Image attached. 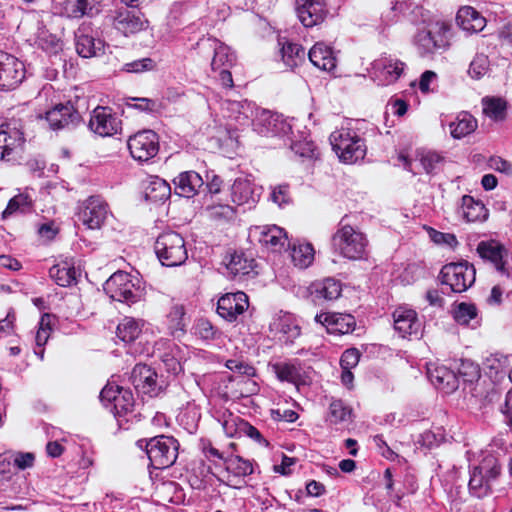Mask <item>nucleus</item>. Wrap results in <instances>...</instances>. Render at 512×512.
Here are the masks:
<instances>
[{"label":"nucleus","mask_w":512,"mask_h":512,"mask_svg":"<svg viewBox=\"0 0 512 512\" xmlns=\"http://www.w3.org/2000/svg\"><path fill=\"white\" fill-rule=\"evenodd\" d=\"M330 143L339 160L345 164H353L364 159L367 147L354 130L341 127L330 135Z\"/></svg>","instance_id":"f257e3e1"},{"label":"nucleus","mask_w":512,"mask_h":512,"mask_svg":"<svg viewBox=\"0 0 512 512\" xmlns=\"http://www.w3.org/2000/svg\"><path fill=\"white\" fill-rule=\"evenodd\" d=\"M154 249L161 264L167 267L180 266L188 258L183 237L174 231L160 234L155 241Z\"/></svg>","instance_id":"f03ea898"},{"label":"nucleus","mask_w":512,"mask_h":512,"mask_svg":"<svg viewBox=\"0 0 512 512\" xmlns=\"http://www.w3.org/2000/svg\"><path fill=\"white\" fill-rule=\"evenodd\" d=\"M449 25L444 21H430L420 27L414 37L415 45L423 57H430L448 45L446 33Z\"/></svg>","instance_id":"7ed1b4c3"},{"label":"nucleus","mask_w":512,"mask_h":512,"mask_svg":"<svg viewBox=\"0 0 512 512\" xmlns=\"http://www.w3.org/2000/svg\"><path fill=\"white\" fill-rule=\"evenodd\" d=\"M333 247L343 257L357 260L361 259L367 246L364 234L350 225H341L332 238Z\"/></svg>","instance_id":"20e7f679"},{"label":"nucleus","mask_w":512,"mask_h":512,"mask_svg":"<svg viewBox=\"0 0 512 512\" xmlns=\"http://www.w3.org/2000/svg\"><path fill=\"white\" fill-rule=\"evenodd\" d=\"M146 453L151 465L156 469L170 467L178 456V442L173 437L157 436L146 443Z\"/></svg>","instance_id":"39448f33"},{"label":"nucleus","mask_w":512,"mask_h":512,"mask_svg":"<svg viewBox=\"0 0 512 512\" xmlns=\"http://www.w3.org/2000/svg\"><path fill=\"white\" fill-rule=\"evenodd\" d=\"M500 470V465L495 458H485L471 472L468 484L470 493L478 498L487 496L491 492V482L500 475Z\"/></svg>","instance_id":"423d86ee"},{"label":"nucleus","mask_w":512,"mask_h":512,"mask_svg":"<svg viewBox=\"0 0 512 512\" xmlns=\"http://www.w3.org/2000/svg\"><path fill=\"white\" fill-rule=\"evenodd\" d=\"M104 290L113 300L119 302L135 303L142 296V289L133 277L122 271L114 273L105 283Z\"/></svg>","instance_id":"0eeeda50"},{"label":"nucleus","mask_w":512,"mask_h":512,"mask_svg":"<svg viewBox=\"0 0 512 512\" xmlns=\"http://www.w3.org/2000/svg\"><path fill=\"white\" fill-rule=\"evenodd\" d=\"M442 283L453 292L466 291L475 281V269L468 262L449 263L441 270Z\"/></svg>","instance_id":"6e6552de"},{"label":"nucleus","mask_w":512,"mask_h":512,"mask_svg":"<svg viewBox=\"0 0 512 512\" xmlns=\"http://www.w3.org/2000/svg\"><path fill=\"white\" fill-rule=\"evenodd\" d=\"M253 129L262 136H286L292 134V124L281 115L268 110H257L252 122Z\"/></svg>","instance_id":"1a4fd4ad"},{"label":"nucleus","mask_w":512,"mask_h":512,"mask_svg":"<svg viewBox=\"0 0 512 512\" xmlns=\"http://www.w3.org/2000/svg\"><path fill=\"white\" fill-rule=\"evenodd\" d=\"M107 215L108 205L98 197H90L79 206L77 220L89 229H99Z\"/></svg>","instance_id":"9d476101"},{"label":"nucleus","mask_w":512,"mask_h":512,"mask_svg":"<svg viewBox=\"0 0 512 512\" xmlns=\"http://www.w3.org/2000/svg\"><path fill=\"white\" fill-rule=\"evenodd\" d=\"M130 380L138 393L150 397L157 396L164 385V381L158 379L157 373L145 364H137L133 368Z\"/></svg>","instance_id":"9b49d317"},{"label":"nucleus","mask_w":512,"mask_h":512,"mask_svg":"<svg viewBox=\"0 0 512 512\" xmlns=\"http://www.w3.org/2000/svg\"><path fill=\"white\" fill-rule=\"evenodd\" d=\"M226 366L231 371L238 372L241 375L234 379L237 388L232 392L233 397H248L258 392V384L250 378L255 375L254 367L237 359L228 360Z\"/></svg>","instance_id":"f8f14e48"},{"label":"nucleus","mask_w":512,"mask_h":512,"mask_svg":"<svg viewBox=\"0 0 512 512\" xmlns=\"http://www.w3.org/2000/svg\"><path fill=\"white\" fill-rule=\"evenodd\" d=\"M128 148L134 159L147 161L158 152V137L156 133L151 130L138 132L129 138Z\"/></svg>","instance_id":"ddd939ff"},{"label":"nucleus","mask_w":512,"mask_h":512,"mask_svg":"<svg viewBox=\"0 0 512 512\" xmlns=\"http://www.w3.org/2000/svg\"><path fill=\"white\" fill-rule=\"evenodd\" d=\"M121 121L108 107L98 106L91 115L89 128L100 136H111L118 132Z\"/></svg>","instance_id":"4468645a"},{"label":"nucleus","mask_w":512,"mask_h":512,"mask_svg":"<svg viewBox=\"0 0 512 512\" xmlns=\"http://www.w3.org/2000/svg\"><path fill=\"white\" fill-rule=\"evenodd\" d=\"M249 307L248 296L241 291L223 295L217 303V312L225 320L236 321Z\"/></svg>","instance_id":"2eb2a0df"},{"label":"nucleus","mask_w":512,"mask_h":512,"mask_svg":"<svg viewBox=\"0 0 512 512\" xmlns=\"http://www.w3.org/2000/svg\"><path fill=\"white\" fill-rule=\"evenodd\" d=\"M23 78V64L14 56L0 52V88L13 89Z\"/></svg>","instance_id":"dca6fc26"},{"label":"nucleus","mask_w":512,"mask_h":512,"mask_svg":"<svg viewBox=\"0 0 512 512\" xmlns=\"http://www.w3.org/2000/svg\"><path fill=\"white\" fill-rule=\"evenodd\" d=\"M399 161L402 162L404 168L413 174L420 173V167L426 172H432L438 164L441 163L442 157L429 150H418L416 152L415 160L410 159L406 154L401 152L398 156Z\"/></svg>","instance_id":"f3484780"},{"label":"nucleus","mask_w":512,"mask_h":512,"mask_svg":"<svg viewBox=\"0 0 512 512\" xmlns=\"http://www.w3.org/2000/svg\"><path fill=\"white\" fill-rule=\"evenodd\" d=\"M46 120L51 129L58 130L75 126L81 120L80 113L71 103L59 104L46 112Z\"/></svg>","instance_id":"a211bd4d"},{"label":"nucleus","mask_w":512,"mask_h":512,"mask_svg":"<svg viewBox=\"0 0 512 512\" xmlns=\"http://www.w3.org/2000/svg\"><path fill=\"white\" fill-rule=\"evenodd\" d=\"M24 143L23 134L9 125L0 128V160H12L22 150Z\"/></svg>","instance_id":"6ab92c4d"},{"label":"nucleus","mask_w":512,"mask_h":512,"mask_svg":"<svg viewBox=\"0 0 512 512\" xmlns=\"http://www.w3.org/2000/svg\"><path fill=\"white\" fill-rule=\"evenodd\" d=\"M296 13L305 27H313L326 15L324 0H295Z\"/></svg>","instance_id":"aec40b11"},{"label":"nucleus","mask_w":512,"mask_h":512,"mask_svg":"<svg viewBox=\"0 0 512 512\" xmlns=\"http://www.w3.org/2000/svg\"><path fill=\"white\" fill-rule=\"evenodd\" d=\"M427 375L431 383L445 393H451L459 386L457 375L444 365L429 363L427 365Z\"/></svg>","instance_id":"412c9836"},{"label":"nucleus","mask_w":512,"mask_h":512,"mask_svg":"<svg viewBox=\"0 0 512 512\" xmlns=\"http://www.w3.org/2000/svg\"><path fill=\"white\" fill-rule=\"evenodd\" d=\"M76 51L83 58L95 57L103 53L104 43L95 39L88 26L82 25L75 33Z\"/></svg>","instance_id":"4be33fe9"},{"label":"nucleus","mask_w":512,"mask_h":512,"mask_svg":"<svg viewBox=\"0 0 512 512\" xmlns=\"http://www.w3.org/2000/svg\"><path fill=\"white\" fill-rule=\"evenodd\" d=\"M251 234L258 238V241L273 251H280L287 242V233L276 225L256 226Z\"/></svg>","instance_id":"5701e85b"},{"label":"nucleus","mask_w":512,"mask_h":512,"mask_svg":"<svg viewBox=\"0 0 512 512\" xmlns=\"http://www.w3.org/2000/svg\"><path fill=\"white\" fill-rule=\"evenodd\" d=\"M315 321L326 327L328 333L347 334L355 327V319L350 314L321 313L316 315Z\"/></svg>","instance_id":"b1692460"},{"label":"nucleus","mask_w":512,"mask_h":512,"mask_svg":"<svg viewBox=\"0 0 512 512\" xmlns=\"http://www.w3.org/2000/svg\"><path fill=\"white\" fill-rule=\"evenodd\" d=\"M458 375L463 379L465 383L464 390L469 388V392L476 398H482V388L484 381L480 380V370L476 363L471 360H461L460 366L458 367Z\"/></svg>","instance_id":"393cba45"},{"label":"nucleus","mask_w":512,"mask_h":512,"mask_svg":"<svg viewBox=\"0 0 512 512\" xmlns=\"http://www.w3.org/2000/svg\"><path fill=\"white\" fill-rule=\"evenodd\" d=\"M145 24L146 20L143 18V15L136 10H120L114 18L115 28L125 35L141 31Z\"/></svg>","instance_id":"a878e982"},{"label":"nucleus","mask_w":512,"mask_h":512,"mask_svg":"<svg viewBox=\"0 0 512 512\" xmlns=\"http://www.w3.org/2000/svg\"><path fill=\"white\" fill-rule=\"evenodd\" d=\"M394 328L402 337L417 334L421 328V323L417 318V313L406 307H399L393 313Z\"/></svg>","instance_id":"bb28decb"},{"label":"nucleus","mask_w":512,"mask_h":512,"mask_svg":"<svg viewBox=\"0 0 512 512\" xmlns=\"http://www.w3.org/2000/svg\"><path fill=\"white\" fill-rule=\"evenodd\" d=\"M175 192L183 197L191 198L195 196L198 190L203 186L202 177L195 171H186L180 173L174 180Z\"/></svg>","instance_id":"cd10ccee"},{"label":"nucleus","mask_w":512,"mask_h":512,"mask_svg":"<svg viewBox=\"0 0 512 512\" xmlns=\"http://www.w3.org/2000/svg\"><path fill=\"white\" fill-rule=\"evenodd\" d=\"M457 24L465 31L480 32L486 26L485 18L473 7H461L456 16Z\"/></svg>","instance_id":"c85d7f7f"},{"label":"nucleus","mask_w":512,"mask_h":512,"mask_svg":"<svg viewBox=\"0 0 512 512\" xmlns=\"http://www.w3.org/2000/svg\"><path fill=\"white\" fill-rule=\"evenodd\" d=\"M310 62L323 71H332L336 67V58L330 47L324 43H316L309 51Z\"/></svg>","instance_id":"c756f323"},{"label":"nucleus","mask_w":512,"mask_h":512,"mask_svg":"<svg viewBox=\"0 0 512 512\" xmlns=\"http://www.w3.org/2000/svg\"><path fill=\"white\" fill-rule=\"evenodd\" d=\"M477 251L482 258L494 263L498 271L502 273L506 271L503 262L506 251L500 243L496 241L481 242L478 245Z\"/></svg>","instance_id":"7c9ffc66"},{"label":"nucleus","mask_w":512,"mask_h":512,"mask_svg":"<svg viewBox=\"0 0 512 512\" xmlns=\"http://www.w3.org/2000/svg\"><path fill=\"white\" fill-rule=\"evenodd\" d=\"M232 201L237 205L254 204L257 199L254 185L248 179L238 178L231 188Z\"/></svg>","instance_id":"2f4dec72"},{"label":"nucleus","mask_w":512,"mask_h":512,"mask_svg":"<svg viewBox=\"0 0 512 512\" xmlns=\"http://www.w3.org/2000/svg\"><path fill=\"white\" fill-rule=\"evenodd\" d=\"M375 68L379 70L378 78L387 85L395 82L404 70V63L398 60H380L375 64Z\"/></svg>","instance_id":"473e14b6"},{"label":"nucleus","mask_w":512,"mask_h":512,"mask_svg":"<svg viewBox=\"0 0 512 512\" xmlns=\"http://www.w3.org/2000/svg\"><path fill=\"white\" fill-rule=\"evenodd\" d=\"M227 109L230 111L229 117L238 122L241 126L249 124L250 119H254L258 109L248 101L228 102Z\"/></svg>","instance_id":"72a5a7b5"},{"label":"nucleus","mask_w":512,"mask_h":512,"mask_svg":"<svg viewBox=\"0 0 512 512\" xmlns=\"http://www.w3.org/2000/svg\"><path fill=\"white\" fill-rule=\"evenodd\" d=\"M458 213L468 222H474L485 218L486 209L484 205L474 200L473 197L465 195L462 197Z\"/></svg>","instance_id":"f704fd0d"},{"label":"nucleus","mask_w":512,"mask_h":512,"mask_svg":"<svg viewBox=\"0 0 512 512\" xmlns=\"http://www.w3.org/2000/svg\"><path fill=\"white\" fill-rule=\"evenodd\" d=\"M144 321L125 317L117 326V336L126 343L135 341L142 333Z\"/></svg>","instance_id":"c9c22d12"},{"label":"nucleus","mask_w":512,"mask_h":512,"mask_svg":"<svg viewBox=\"0 0 512 512\" xmlns=\"http://www.w3.org/2000/svg\"><path fill=\"white\" fill-rule=\"evenodd\" d=\"M99 10L91 5L88 0H65L61 13L70 18H81L85 15L94 16Z\"/></svg>","instance_id":"e433bc0d"},{"label":"nucleus","mask_w":512,"mask_h":512,"mask_svg":"<svg viewBox=\"0 0 512 512\" xmlns=\"http://www.w3.org/2000/svg\"><path fill=\"white\" fill-rule=\"evenodd\" d=\"M477 120L469 113H460L455 121L450 123V133L454 138H462L474 132Z\"/></svg>","instance_id":"4c0bfd02"},{"label":"nucleus","mask_w":512,"mask_h":512,"mask_svg":"<svg viewBox=\"0 0 512 512\" xmlns=\"http://www.w3.org/2000/svg\"><path fill=\"white\" fill-rule=\"evenodd\" d=\"M212 47L214 50V55L211 61L212 70L218 71L224 68L229 69L235 59L230 48L217 40H213Z\"/></svg>","instance_id":"58836bf2"},{"label":"nucleus","mask_w":512,"mask_h":512,"mask_svg":"<svg viewBox=\"0 0 512 512\" xmlns=\"http://www.w3.org/2000/svg\"><path fill=\"white\" fill-rule=\"evenodd\" d=\"M483 113L495 120L505 119L507 113V103L500 97H485L482 99Z\"/></svg>","instance_id":"ea45409f"},{"label":"nucleus","mask_w":512,"mask_h":512,"mask_svg":"<svg viewBox=\"0 0 512 512\" xmlns=\"http://www.w3.org/2000/svg\"><path fill=\"white\" fill-rule=\"evenodd\" d=\"M211 203L207 205L206 212L211 219L216 221H232L236 217L234 207L218 202L212 197Z\"/></svg>","instance_id":"a19ab883"},{"label":"nucleus","mask_w":512,"mask_h":512,"mask_svg":"<svg viewBox=\"0 0 512 512\" xmlns=\"http://www.w3.org/2000/svg\"><path fill=\"white\" fill-rule=\"evenodd\" d=\"M226 266L233 276L247 275L254 268V260L248 259L243 253H234Z\"/></svg>","instance_id":"79ce46f5"},{"label":"nucleus","mask_w":512,"mask_h":512,"mask_svg":"<svg viewBox=\"0 0 512 512\" xmlns=\"http://www.w3.org/2000/svg\"><path fill=\"white\" fill-rule=\"evenodd\" d=\"M304 48L295 43H287L282 48V58L284 63L290 67L295 68L305 61Z\"/></svg>","instance_id":"37998d69"},{"label":"nucleus","mask_w":512,"mask_h":512,"mask_svg":"<svg viewBox=\"0 0 512 512\" xmlns=\"http://www.w3.org/2000/svg\"><path fill=\"white\" fill-rule=\"evenodd\" d=\"M291 259L299 268L308 267L314 259V249L311 244L293 245Z\"/></svg>","instance_id":"c03bdc74"},{"label":"nucleus","mask_w":512,"mask_h":512,"mask_svg":"<svg viewBox=\"0 0 512 512\" xmlns=\"http://www.w3.org/2000/svg\"><path fill=\"white\" fill-rule=\"evenodd\" d=\"M169 184L158 177L153 178L146 188V197L152 201H162L170 196Z\"/></svg>","instance_id":"a18cd8bd"},{"label":"nucleus","mask_w":512,"mask_h":512,"mask_svg":"<svg viewBox=\"0 0 512 512\" xmlns=\"http://www.w3.org/2000/svg\"><path fill=\"white\" fill-rule=\"evenodd\" d=\"M51 332V317L50 315L45 314L40 319L39 328L35 335L36 346L40 348V350L35 349V354H37L41 359H43L44 354V349L42 347L47 343Z\"/></svg>","instance_id":"49530a36"},{"label":"nucleus","mask_w":512,"mask_h":512,"mask_svg":"<svg viewBox=\"0 0 512 512\" xmlns=\"http://www.w3.org/2000/svg\"><path fill=\"white\" fill-rule=\"evenodd\" d=\"M185 311L181 305H174L167 315V325L171 334L184 332L186 320L184 318Z\"/></svg>","instance_id":"de8ad7c7"},{"label":"nucleus","mask_w":512,"mask_h":512,"mask_svg":"<svg viewBox=\"0 0 512 512\" xmlns=\"http://www.w3.org/2000/svg\"><path fill=\"white\" fill-rule=\"evenodd\" d=\"M242 424H246V421L231 412H225L222 416V427L225 434L229 437H235L238 434H242Z\"/></svg>","instance_id":"09e8293b"},{"label":"nucleus","mask_w":512,"mask_h":512,"mask_svg":"<svg viewBox=\"0 0 512 512\" xmlns=\"http://www.w3.org/2000/svg\"><path fill=\"white\" fill-rule=\"evenodd\" d=\"M227 470L235 476H246L253 473V465L250 461L240 456L230 457L226 462Z\"/></svg>","instance_id":"8fccbe9b"},{"label":"nucleus","mask_w":512,"mask_h":512,"mask_svg":"<svg viewBox=\"0 0 512 512\" xmlns=\"http://www.w3.org/2000/svg\"><path fill=\"white\" fill-rule=\"evenodd\" d=\"M50 276L55 278L56 282L60 286H68L76 279V271L74 268L54 266L50 269Z\"/></svg>","instance_id":"3c124183"},{"label":"nucleus","mask_w":512,"mask_h":512,"mask_svg":"<svg viewBox=\"0 0 512 512\" xmlns=\"http://www.w3.org/2000/svg\"><path fill=\"white\" fill-rule=\"evenodd\" d=\"M32 201L27 194H19L13 197L6 209L2 213V217L5 219L17 211H25L31 205Z\"/></svg>","instance_id":"603ef678"},{"label":"nucleus","mask_w":512,"mask_h":512,"mask_svg":"<svg viewBox=\"0 0 512 512\" xmlns=\"http://www.w3.org/2000/svg\"><path fill=\"white\" fill-rule=\"evenodd\" d=\"M329 417L332 423L346 422L351 418V409L340 400H334L330 404Z\"/></svg>","instance_id":"864d4df0"},{"label":"nucleus","mask_w":512,"mask_h":512,"mask_svg":"<svg viewBox=\"0 0 512 512\" xmlns=\"http://www.w3.org/2000/svg\"><path fill=\"white\" fill-rule=\"evenodd\" d=\"M134 404V397L131 391L121 387L114 402L116 414H124L131 410Z\"/></svg>","instance_id":"5fc2aeb1"},{"label":"nucleus","mask_w":512,"mask_h":512,"mask_svg":"<svg viewBox=\"0 0 512 512\" xmlns=\"http://www.w3.org/2000/svg\"><path fill=\"white\" fill-rule=\"evenodd\" d=\"M489 69V60L488 57L484 54H477L472 62L470 63V67L468 70L469 75L472 78L480 79L484 76Z\"/></svg>","instance_id":"6e6d98bb"},{"label":"nucleus","mask_w":512,"mask_h":512,"mask_svg":"<svg viewBox=\"0 0 512 512\" xmlns=\"http://www.w3.org/2000/svg\"><path fill=\"white\" fill-rule=\"evenodd\" d=\"M291 320L289 315H283L281 317L275 318L270 323V329L272 331L280 332L283 334H289L291 332L292 335H298V328L296 326L291 325Z\"/></svg>","instance_id":"4d7b16f0"},{"label":"nucleus","mask_w":512,"mask_h":512,"mask_svg":"<svg viewBox=\"0 0 512 512\" xmlns=\"http://www.w3.org/2000/svg\"><path fill=\"white\" fill-rule=\"evenodd\" d=\"M320 294L327 300L337 299L341 294V285L338 281L328 278L323 281Z\"/></svg>","instance_id":"13d9d810"},{"label":"nucleus","mask_w":512,"mask_h":512,"mask_svg":"<svg viewBox=\"0 0 512 512\" xmlns=\"http://www.w3.org/2000/svg\"><path fill=\"white\" fill-rule=\"evenodd\" d=\"M475 316L476 308L467 303H460L454 312V318L460 324H468Z\"/></svg>","instance_id":"bf43d9fd"},{"label":"nucleus","mask_w":512,"mask_h":512,"mask_svg":"<svg viewBox=\"0 0 512 512\" xmlns=\"http://www.w3.org/2000/svg\"><path fill=\"white\" fill-rule=\"evenodd\" d=\"M155 67V63L150 58H143L140 60H136L130 63H126L123 66V71L126 72H134V73H140L144 71H150L153 70Z\"/></svg>","instance_id":"052dcab7"},{"label":"nucleus","mask_w":512,"mask_h":512,"mask_svg":"<svg viewBox=\"0 0 512 512\" xmlns=\"http://www.w3.org/2000/svg\"><path fill=\"white\" fill-rule=\"evenodd\" d=\"M127 106L141 110V111H154L157 103L155 100L149 98H130Z\"/></svg>","instance_id":"680f3d73"},{"label":"nucleus","mask_w":512,"mask_h":512,"mask_svg":"<svg viewBox=\"0 0 512 512\" xmlns=\"http://www.w3.org/2000/svg\"><path fill=\"white\" fill-rule=\"evenodd\" d=\"M359 352L357 349H348L346 350L341 357V367L342 369H351L355 367L359 362Z\"/></svg>","instance_id":"e2e57ef3"},{"label":"nucleus","mask_w":512,"mask_h":512,"mask_svg":"<svg viewBox=\"0 0 512 512\" xmlns=\"http://www.w3.org/2000/svg\"><path fill=\"white\" fill-rule=\"evenodd\" d=\"M276 373L279 379L285 381H295L298 377V371L295 366L284 364L276 367Z\"/></svg>","instance_id":"0e129e2a"},{"label":"nucleus","mask_w":512,"mask_h":512,"mask_svg":"<svg viewBox=\"0 0 512 512\" xmlns=\"http://www.w3.org/2000/svg\"><path fill=\"white\" fill-rule=\"evenodd\" d=\"M161 359H162V362H163L166 370L169 373L176 375L182 370V366L174 354H172L170 352L164 353L161 356Z\"/></svg>","instance_id":"69168bd1"},{"label":"nucleus","mask_w":512,"mask_h":512,"mask_svg":"<svg viewBox=\"0 0 512 512\" xmlns=\"http://www.w3.org/2000/svg\"><path fill=\"white\" fill-rule=\"evenodd\" d=\"M271 199L274 203L281 206L289 200V190L287 185H279L273 188Z\"/></svg>","instance_id":"338daca9"},{"label":"nucleus","mask_w":512,"mask_h":512,"mask_svg":"<svg viewBox=\"0 0 512 512\" xmlns=\"http://www.w3.org/2000/svg\"><path fill=\"white\" fill-rule=\"evenodd\" d=\"M489 165L492 169L505 173L507 175L512 174V163L504 160L500 157H493L489 161Z\"/></svg>","instance_id":"774afa93"}]
</instances>
